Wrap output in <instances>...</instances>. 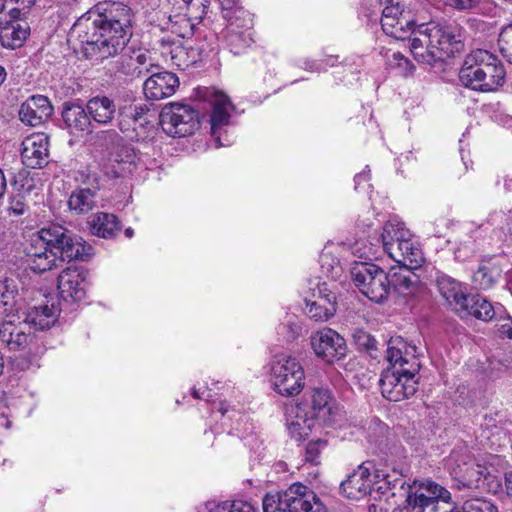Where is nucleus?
<instances>
[{"label":"nucleus","instance_id":"nucleus-48","mask_svg":"<svg viewBox=\"0 0 512 512\" xmlns=\"http://www.w3.org/2000/svg\"><path fill=\"white\" fill-rule=\"evenodd\" d=\"M302 327L295 317H289L277 327V333L286 341L295 340L301 333Z\"/></svg>","mask_w":512,"mask_h":512},{"label":"nucleus","instance_id":"nucleus-40","mask_svg":"<svg viewBox=\"0 0 512 512\" xmlns=\"http://www.w3.org/2000/svg\"><path fill=\"white\" fill-rule=\"evenodd\" d=\"M413 268L401 265L397 270L391 269L389 276L390 291L393 289L398 294L407 295L412 292L416 284V275Z\"/></svg>","mask_w":512,"mask_h":512},{"label":"nucleus","instance_id":"nucleus-41","mask_svg":"<svg viewBox=\"0 0 512 512\" xmlns=\"http://www.w3.org/2000/svg\"><path fill=\"white\" fill-rule=\"evenodd\" d=\"M334 249V243H327L319 257L322 275L333 281L340 278L342 274V266L339 259L334 256Z\"/></svg>","mask_w":512,"mask_h":512},{"label":"nucleus","instance_id":"nucleus-62","mask_svg":"<svg viewBox=\"0 0 512 512\" xmlns=\"http://www.w3.org/2000/svg\"><path fill=\"white\" fill-rule=\"evenodd\" d=\"M357 226L370 229L373 226V221L370 217H367L365 219L359 217V219L357 220Z\"/></svg>","mask_w":512,"mask_h":512},{"label":"nucleus","instance_id":"nucleus-6","mask_svg":"<svg viewBox=\"0 0 512 512\" xmlns=\"http://www.w3.org/2000/svg\"><path fill=\"white\" fill-rule=\"evenodd\" d=\"M225 22L223 38L230 52H244L253 42V14L239 4V0H217Z\"/></svg>","mask_w":512,"mask_h":512},{"label":"nucleus","instance_id":"nucleus-2","mask_svg":"<svg viewBox=\"0 0 512 512\" xmlns=\"http://www.w3.org/2000/svg\"><path fill=\"white\" fill-rule=\"evenodd\" d=\"M91 246L81 237L73 236L64 227L51 225L34 233L27 247L31 270L43 273L58 266V262L84 260Z\"/></svg>","mask_w":512,"mask_h":512},{"label":"nucleus","instance_id":"nucleus-5","mask_svg":"<svg viewBox=\"0 0 512 512\" xmlns=\"http://www.w3.org/2000/svg\"><path fill=\"white\" fill-rule=\"evenodd\" d=\"M505 70L496 56L478 49L465 58L459 72L460 82L473 90L490 92L504 83Z\"/></svg>","mask_w":512,"mask_h":512},{"label":"nucleus","instance_id":"nucleus-45","mask_svg":"<svg viewBox=\"0 0 512 512\" xmlns=\"http://www.w3.org/2000/svg\"><path fill=\"white\" fill-rule=\"evenodd\" d=\"M149 111V108L145 104H132L129 106H125L119 109V115L121 120L119 122V128L121 131H126L128 128L124 126V122L127 120H131L134 125L139 123L142 125L141 120L144 118L145 114Z\"/></svg>","mask_w":512,"mask_h":512},{"label":"nucleus","instance_id":"nucleus-46","mask_svg":"<svg viewBox=\"0 0 512 512\" xmlns=\"http://www.w3.org/2000/svg\"><path fill=\"white\" fill-rule=\"evenodd\" d=\"M181 2L180 8L184 9L185 14L197 23L203 20L210 6V0H181Z\"/></svg>","mask_w":512,"mask_h":512},{"label":"nucleus","instance_id":"nucleus-43","mask_svg":"<svg viewBox=\"0 0 512 512\" xmlns=\"http://www.w3.org/2000/svg\"><path fill=\"white\" fill-rule=\"evenodd\" d=\"M204 509V512H257L250 502L242 500H209L204 504Z\"/></svg>","mask_w":512,"mask_h":512},{"label":"nucleus","instance_id":"nucleus-9","mask_svg":"<svg viewBox=\"0 0 512 512\" xmlns=\"http://www.w3.org/2000/svg\"><path fill=\"white\" fill-rule=\"evenodd\" d=\"M446 467L469 488H484L496 480V476L486 466L473 460L466 445H459L452 450L446 459Z\"/></svg>","mask_w":512,"mask_h":512},{"label":"nucleus","instance_id":"nucleus-54","mask_svg":"<svg viewBox=\"0 0 512 512\" xmlns=\"http://www.w3.org/2000/svg\"><path fill=\"white\" fill-rule=\"evenodd\" d=\"M300 66L310 72L324 71V66L320 60L305 59Z\"/></svg>","mask_w":512,"mask_h":512},{"label":"nucleus","instance_id":"nucleus-57","mask_svg":"<svg viewBox=\"0 0 512 512\" xmlns=\"http://www.w3.org/2000/svg\"><path fill=\"white\" fill-rule=\"evenodd\" d=\"M498 333L502 338L512 340V321L508 319L507 322L501 324L498 328Z\"/></svg>","mask_w":512,"mask_h":512},{"label":"nucleus","instance_id":"nucleus-8","mask_svg":"<svg viewBox=\"0 0 512 512\" xmlns=\"http://www.w3.org/2000/svg\"><path fill=\"white\" fill-rule=\"evenodd\" d=\"M270 381L273 389L282 396L298 395L305 385V372L296 357L278 354L270 362Z\"/></svg>","mask_w":512,"mask_h":512},{"label":"nucleus","instance_id":"nucleus-37","mask_svg":"<svg viewBox=\"0 0 512 512\" xmlns=\"http://www.w3.org/2000/svg\"><path fill=\"white\" fill-rule=\"evenodd\" d=\"M87 112L95 122L109 124L115 117L117 108L112 99L107 96L91 98L86 105Z\"/></svg>","mask_w":512,"mask_h":512},{"label":"nucleus","instance_id":"nucleus-16","mask_svg":"<svg viewBox=\"0 0 512 512\" xmlns=\"http://www.w3.org/2000/svg\"><path fill=\"white\" fill-rule=\"evenodd\" d=\"M381 17V26L385 34L396 40H406L411 35V29L416 25L410 12L395 0H384Z\"/></svg>","mask_w":512,"mask_h":512},{"label":"nucleus","instance_id":"nucleus-34","mask_svg":"<svg viewBox=\"0 0 512 512\" xmlns=\"http://www.w3.org/2000/svg\"><path fill=\"white\" fill-rule=\"evenodd\" d=\"M87 182L92 185V188L76 189L68 200L69 208L78 214L89 212L96 204L95 198L98 186L93 185V183L97 182V177L95 175H88Z\"/></svg>","mask_w":512,"mask_h":512},{"label":"nucleus","instance_id":"nucleus-28","mask_svg":"<svg viewBox=\"0 0 512 512\" xmlns=\"http://www.w3.org/2000/svg\"><path fill=\"white\" fill-rule=\"evenodd\" d=\"M20 7H11L9 17L0 25V42L3 47L16 49L23 45L27 38L29 27L26 23H19Z\"/></svg>","mask_w":512,"mask_h":512},{"label":"nucleus","instance_id":"nucleus-17","mask_svg":"<svg viewBox=\"0 0 512 512\" xmlns=\"http://www.w3.org/2000/svg\"><path fill=\"white\" fill-rule=\"evenodd\" d=\"M31 327L24 322L20 310L6 314L0 325V341L10 351L24 350L32 341Z\"/></svg>","mask_w":512,"mask_h":512},{"label":"nucleus","instance_id":"nucleus-14","mask_svg":"<svg viewBox=\"0 0 512 512\" xmlns=\"http://www.w3.org/2000/svg\"><path fill=\"white\" fill-rule=\"evenodd\" d=\"M512 435V420L504 411L488 412L480 423L479 437L492 450L506 446Z\"/></svg>","mask_w":512,"mask_h":512},{"label":"nucleus","instance_id":"nucleus-56","mask_svg":"<svg viewBox=\"0 0 512 512\" xmlns=\"http://www.w3.org/2000/svg\"><path fill=\"white\" fill-rule=\"evenodd\" d=\"M499 49L503 57L512 64V40L509 42L498 41Z\"/></svg>","mask_w":512,"mask_h":512},{"label":"nucleus","instance_id":"nucleus-52","mask_svg":"<svg viewBox=\"0 0 512 512\" xmlns=\"http://www.w3.org/2000/svg\"><path fill=\"white\" fill-rule=\"evenodd\" d=\"M369 170H364L361 173L357 174L354 178L355 182V190L357 191H365L368 192L371 188V184L369 183L370 174Z\"/></svg>","mask_w":512,"mask_h":512},{"label":"nucleus","instance_id":"nucleus-20","mask_svg":"<svg viewBox=\"0 0 512 512\" xmlns=\"http://www.w3.org/2000/svg\"><path fill=\"white\" fill-rule=\"evenodd\" d=\"M209 101L212 107L210 116L211 134L216 147L230 146L231 141H222V127L229 125L234 106L228 96L221 91H214L210 95Z\"/></svg>","mask_w":512,"mask_h":512},{"label":"nucleus","instance_id":"nucleus-50","mask_svg":"<svg viewBox=\"0 0 512 512\" xmlns=\"http://www.w3.org/2000/svg\"><path fill=\"white\" fill-rule=\"evenodd\" d=\"M134 61L136 63L135 69L138 70L139 75L145 72L152 74L154 72L153 69L157 68V66L154 63V60L152 59L150 53L148 52L138 53L135 56Z\"/></svg>","mask_w":512,"mask_h":512},{"label":"nucleus","instance_id":"nucleus-55","mask_svg":"<svg viewBox=\"0 0 512 512\" xmlns=\"http://www.w3.org/2000/svg\"><path fill=\"white\" fill-rule=\"evenodd\" d=\"M192 396L195 399H202L205 401H211L212 394L211 390H209L207 387H204L202 390L201 388H197L196 386L192 388Z\"/></svg>","mask_w":512,"mask_h":512},{"label":"nucleus","instance_id":"nucleus-15","mask_svg":"<svg viewBox=\"0 0 512 512\" xmlns=\"http://www.w3.org/2000/svg\"><path fill=\"white\" fill-rule=\"evenodd\" d=\"M310 346L315 356L328 364L342 360L347 354L345 339L337 331L328 327L311 334Z\"/></svg>","mask_w":512,"mask_h":512},{"label":"nucleus","instance_id":"nucleus-33","mask_svg":"<svg viewBox=\"0 0 512 512\" xmlns=\"http://www.w3.org/2000/svg\"><path fill=\"white\" fill-rule=\"evenodd\" d=\"M504 307L497 303L491 304L480 295H470L467 300V311L459 313L461 317L474 316L483 321L503 319Z\"/></svg>","mask_w":512,"mask_h":512},{"label":"nucleus","instance_id":"nucleus-42","mask_svg":"<svg viewBox=\"0 0 512 512\" xmlns=\"http://www.w3.org/2000/svg\"><path fill=\"white\" fill-rule=\"evenodd\" d=\"M196 24L197 22L185 13L174 14L168 16L167 21L163 25V29L169 30L181 38H188L193 35Z\"/></svg>","mask_w":512,"mask_h":512},{"label":"nucleus","instance_id":"nucleus-49","mask_svg":"<svg viewBox=\"0 0 512 512\" xmlns=\"http://www.w3.org/2000/svg\"><path fill=\"white\" fill-rule=\"evenodd\" d=\"M325 440L317 439L308 443L305 451V461L318 464L321 451L326 447Z\"/></svg>","mask_w":512,"mask_h":512},{"label":"nucleus","instance_id":"nucleus-44","mask_svg":"<svg viewBox=\"0 0 512 512\" xmlns=\"http://www.w3.org/2000/svg\"><path fill=\"white\" fill-rule=\"evenodd\" d=\"M18 295V286L13 279L0 280V303L4 307V313L15 312L22 306V303L16 298Z\"/></svg>","mask_w":512,"mask_h":512},{"label":"nucleus","instance_id":"nucleus-51","mask_svg":"<svg viewBox=\"0 0 512 512\" xmlns=\"http://www.w3.org/2000/svg\"><path fill=\"white\" fill-rule=\"evenodd\" d=\"M488 1L489 0H443L446 6L459 11L475 9L482 4L488 3Z\"/></svg>","mask_w":512,"mask_h":512},{"label":"nucleus","instance_id":"nucleus-13","mask_svg":"<svg viewBox=\"0 0 512 512\" xmlns=\"http://www.w3.org/2000/svg\"><path fill=\"white\" fill-rule=\"evenodd\" d=\"M411 231L405 226L403 222L392 220L384 224L380 238L375 236L372 242L369 241L367 244L364 240H356L350 245L351 253L359 258L371 259L375 257L377 253L378 244L381 242L384 252L389 255V248L392 249L398 246V243L402 241L404 233H410Z\"/></svg>","mask_w":512,"mask_h":512},{"label":"nucleus","instance_id":"nucleus-3","mask_svg":"<svg viewBox=\"0 0 512 512\" xmlns=\"http://www.w3.org/2000/svg\"><path fill=\"white\" fill-rule=\"evenodd\" d=\"M386 358L390 366L379 380L383 397L398 402L413 396L417 391L416 375L421 367L417 347L401 337L392 338L388 342Z\"/></svg>","mask_w":512,"mask_h":512},{"label":"nucleus","instance_id":"nucleus-47","mask_svg":"<svg viewBox=\"0 0 512 512\" xmlns=\"http://www.w3.org/2000/svg\"><path fill=\"white\" fill-rule=\"evenodd\" d=\"M286 490L268 493L263 499L264 512H287Z\"/></svg>","mask_w":512,"mask_h":512},{"label":"nucleus","instance_id":"nucleus-1","mask_svg":"<svg viewBox=\"0 0 512 512\" xmlns=\"http://www.w3.org/2000/svg\"><path fill=\"white\" fill-rule=\"evenodd\" d=\"M133 12L120 2H100L79 17L68 33V43L86 56L106 59L118 54L132 34Z\"/></svg>","mask_w":512,"mask_h":512},{"label":"nucleus","instance_id":"nucleus-11","mask_svg":"<svg viewBox=\"0 0 512 512\" xmlns=\"http://www.w3.org/2000/svg\"><path fill=\"white\" fill-rule=\"evenodd\" d=\"M350 273L355 286L371 301L381 303L389 296V276L379 266L358 262L351 268Z\"/></svg>","mask_w":512,"mask_h":512},{"label":"nucleus","instance_id":"nucleus-23","mask_svg":"<svg viewBox=\"0 0 512 512\" xmlns=\"http://www.w3.org/2000/svg\"><path fill=\"white\" fill-rule=\"evenodd\" d=\"M49 137L45 133H35L22 142L21 159L28 168H42L48 163Z\"/></svg>","mask_w":512,"mask_h":512},{"label":"nucleus","instance_id":"nucleus-58","mask_svg":"<svg viewBox=\"0 0 512 512\" xmlns=\"http://www.w3.org/2000/svg\"><path fill=\"white\" fill-rule=\"evenodd\" d=\"M11 7L9 0H0V25L4 24L6 18L9 17V9Z\"/></svg>","mask_w":512,"mask_h":512},{"label":"nucleus","instance_id":"nucleus-19","mask_svg":"<svg viewBox=\"0 0 512 512\" xmlns=\"http://www.w3.org/2000/svg\"><path fill=\"white\" fill-rule=\"evenodd\" d=\"M312 296L314 299L306 303V312L311 319L326 322L335 315L337 301L334 286L326 281L319 282L312 289Z\"/></svg>","mask_w":512,"mask_h":512},{"label":"nucleus","instance_id":"nucleus-39","mask_svg":"<svg viewBox=\"0 0 512 512\" xmlns=\"http://www.w3.org/2000/svg\"><path fill=\"white\" fill-rule=\"evenodd\" d=\"M62 117L72 134L78 135L89 129L90 116L87 108L84 109L79 105L67 106L63 111Z\"/></svg>","mask_w":512,"mask_h":512},{"label":"nucleus","instance_id":"nucleus-60","mask_svg":"<svg viewBox=\"0 0 512 512\" xmlns=\"http://www.w3.org/2000/svg\"><path fill=\"white\" fill-rule=\"evenodd\" d=\"M7 190V179L3 170L0 168V199L4 196Z\"/></svg>","mask_w":512,"mask_h":512},{"label":"nucleus","instance_id":"nucleus-25","mask_svg":"<svg viewBox=\"0 0 512 512\" xmlns=\"http://www.w3.org/2000/svg\"><path fill=\"white\" fill-rule=\"evenodd\" d=\"M179 87L176 74L168 71L153 72L144 82L143 91L148 100L158 101L172 96Z\"/></svg>","mask_w":512,"mask_h":512},{"label":"nucleus","instance_id":"nucleus-63","mask_svg":"<svg viewBox=\"0 0 512 512\" xmlns=\"http://www.w3.org/2000/svg\"><path fill=\"white\" fill-rule=\"evenodd\" d=\"M321 61H322V64L324 66V70H326L327 67L335 66V64L337 62V57L330 55V56L326 57L325 59H323Z\"/></svg>","mask_w":512,"mask_h":512},{"label":"nucleus","instance_id":"nucleus-59","mask_svg":"<svg viewBox=\"0 0 512 512\" xmlns=\"http://www.w3.org/2000/svg\"><path fill=\"white\" fill-rule=\"evenodd\" d=\"M498 41L509 42L512 41V24L504 27L499 35Z\"/></svg>","mask_w":512,"mask_h":512},{"label":"nucleus","instance_id":"nucleus-21","mask_svg":"<svg viewBox=\"0 0 512 512\" xmlns=\"http://www.w3.org/2000/svg\"><path fill=\"white\" fill-rule=\"evenodd\" d=\"M440 295L447 305L457 314L467 311V300L470 296L467 286L447 274H439L436 279Z\"/></svg>","mask_w":512,"mask_h":512},{"label":"nucleus","instance_id":"nucleus-36","mask_svg":"<svg viewBox=\"0 0 512 512\" xmlns=\"http://www.w3.org/2000/svg\"><path fill=\"white\" fill-rule=\"evenodd\" d=\"M502 275V268L495 258L481 261L477 271L472 276L473 284L479 289L491 288Z\"/></svg>","mask_w":512,"mask_h":512},{"label":"nucleus","instance_id":"nucleus-30","mask_svg":"<svg viewBox=\"0 0 512 512\" xmlns=\"http://www.w3.org/2000/svg\"><path fill=\"white\" fill-rule=\"evenodd\" d=\"M53 113V106L43 95H33L22 103L19 110L20 120L30 126L41 125Z\"/></svg>","mask_w":512,"mask_h":512},{"label":"nucleus","instance_id":"nucleus-32","mask_svg":"<svg viewBox=\"0 0 512 512\" xmlns=\"http://www.w3.org/2000/svg\"><path fill=\"white\" fill-rule=\"evenodd\" d=\"M18 309L20 310V315L24 322L27 323L29 327H34L39 330L48 329L54 325L60 312L58 306L54 304L35 306L28 310H24L21 306Z\"/></svg>","mask_w":512,"mask_h":512},{"label":"nucleus","instance_id":"nucleus-24","mask_svg":"<svg viewBox=\"0 0 512 512\" xmlns=\"http://www.w3.org/2000/svg\"><path fill=\"white\" fill-rule=\"evenodd\" d=\"M377 477L379 475L372 473L369 467L360 465L341 483L340 489L345 497L359 500L371 492Z\"/></svg>","mask_w":512,"mask_h":512},{"label":"nucleus","instance_id":"nucleus-27","mask_svg":"<svg viewBox=\"0 0 512 512\" xmlns=\"http://www.w3.org/2000/svg\"><path fill=\"white\" fill-rule=\"evenodd\" d=\"M213 408H216L222 416H227L229 419L238 415L239 417L236 420L233 431L244 441L246 446L253 450L258 448V437L254 431L255 426L247 415H241L240 411L236 409L235 406H231L226 401H220L217 404L214 403Z\"/></svg>","mask_w":512,"mask_h":512},{"label":"nucleus","instance_id":"nucleus-29","mask_svg":"<svg viewBox=\"0 0 512 512\" xmlns=\"http://www.w3.org/2000/svg\"><path fill=\"white\" fill-rule=\"evenodd\" d=\"M402 241L398 243L397 247L393 249L389 248V257L395 262L407 266L410 268L419 267L424 258L420 248L419 242L415 235L410 233H404V237L401 236Z\"/></svg>","mask_w":512,"mask_h":512},{"label":"nucleus","instance_id":"nucleus-10","mask_svg":"<svg viewBox=\"0 0 512 512\" xmlns=\"http://www.w3.org/2000/svg\"><path fill=\"white\" fill-rule=\"evenodd\" d=\"M299 410L315 420L322 427H331L341 418V408L332 392L325 387L307 390L299 402Z\"/></svg>","mask_w":512,"mask_h":512},{"label":"nucleus","instance_id":"nucleus-64","mask_svg":"<svg viewBox=\"0 0 512 512\" xmlns=\"http://www.w3.org/2000/svg\"><path fill=\"white\" fill-rule=\"evenodd\" d=\"M34 1L35 0H9L10 6H12V4H18L23 8L30 7L34 3Z\"/></svg>","mask_w":512,"mask_h":512},{"label":"nucleus","instance_id":"nucleus-22","mask_svg":"<svg viewBox=\"0 0 512 512\" xmlns=\"http://www.w3.org/2000/svg\"><path fill=\"white\" fill-rule=\"evenodd\" d=\"M287 512H326L316 494L301 483L286 489Z\"/></svg>","mask_w":512,"mask_h":512},{"label":"nucleus","instance_id":"nucleus-35","mask_svg":"<svg viewBox=\"0 0 512 512\" xmlns=\"http://www.w3.org/2000/svg\"><path fill=\"white\" fill-rule=\"evenodd\" d=\"M170 60L180 70H186L202 59V50L188 43H172L168 48Z\"/></svg>","mask_w":512,"mask_h":512},{"label":"nucleus","instance_id":"nucleus-4","mask_svg":"<svg viewBox=\"0 0 512 512\" xmlns=\"http://www.w3.org/2000/svg\"><path fill=\"white\" fill-rule=\"evenodd\" d=\"M406 39L414 59L432 65L444 57H451L462 48L460 28L437 22L416 24Z\"/></svg>","mask_w":512,"mask_h":512},{"label":"nucleus","instance_id":"nucleus-7","mask_svg":"<svg viewBox=\"0 0 512 512\" xmlns=\"http://www.w3.org/2000/svg\"><path fill=\"white\" fill-rule=\"evenodd\" d=\"M450 499V492L437 483L415 480L409 486L406 504L394 512H455Z\"/></svg>","mask_w":512,"mask_h":512},{"label":"nucleus","instance_id":"nucleus-26","mask_svg":"<svg viewBox=\"0 0 512 512\" xmlns=\"http://www.w3.org/2000/svg\"><path fill=\"white\" fill-rule=\"evenodd\" d=\"M109 166L105 174L109 177H126L132 174L140 166V156L135 149L129 145H119L111 154Z\"/></svg>","mask_w":512,"mask_h":512},{"label":"nucleus","instance_id":"nucleus-12","mask_svg":"<svg viewBox=\"0 0 512 512\" xmlns=\"http://www.w3.org/2000/svg\"><path fill=\"white\" fill-rule=\"evenodd\" d=\"M162 130L171 137H186L199 127V113L193 107L181 103L166 105L159 116Z\"/></svg>","mask_w":512,"mask_h":512},{"label":"nucleus","instance_id":"nucleus-53","mask_svg":"<svg viewBox=\"0 0 512 512\" xmlns=\"http://www.w3.org/2000/svg\"><path fill=\"white\" fill-rule=\"evenodd\" d=\"M394 60H399L400 63H398V67L396 69L399 70V72L407 76L413 72L414 66L411 63V61L406 58L403 54L400 52H394Z\"/></svg>","mask_w":512,"mask_h":512},{"label":"nucleus","instance_id":"nucleus-61","mask_svg":"<svg viewBox=\"0 0 512 512\" xmlns=\"http://www.w3.org/2000/svg\"><path fill=\"white\" fill-rule=\"evenodd\" d=\"M505 486L508 496L512 498V471L505 474Z\"/></svg>","mask_w":512,"mask_h":512},{"label":"nucleus","instance_id":"nucleus-18","mask_svg":"<svg viewBox=\"0 0 512 512\" xmlns=\"http://www.w3.org/2000/svg\"><path fill=\"white\" fill-rule=\"evenodd\" d=\"M88 272L80 267H68L58 276L57 288L60 299L73 304L85 299L88 287Z\"/></svg>","mask_w":512,"mask_h":512},{"label":"nucleus","instance_id":"nucleus-38","mask_svg":"<svg viewBox=\"0 0 512 512\" xmlns=\"http://www.w3.org/2000/svg\"><path fill=\"white\" fill-rule=\"evenodd\" d=\"M89 224L92 234L102 238H111L120 229L117 216L106 212L94 214Z\"/></svg>","mask_w":512,"mask_h":512},{"label":"nucleus","instance_id":"nucleus-31","mask_svg":"<svg viewBox=\"0 0 512 512\" xmlns=\"http://www.w3.org/2000/svg\"><path fill=\"white\" fill-rule=\"evenodd\" d=\"M287 431L291 438L301 441L316 428H322L315 420L299 410L296 404L286 408Z\"/></svg>","mask_w":512,"mask_h":512}]
</instances>
